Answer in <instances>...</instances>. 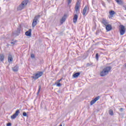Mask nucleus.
<instances>
[{
	"mask_svg": "<svg viewBox=\"0 0 126 126\" xmlns=\"http://www.w3.org/2000/svg\"><path fill=\"white\" fill-rule=\"evenodd\" d=\"M31 32H32V30L30 29L29 31H27L25 33L26 36H28V37H31Z\"/></svg>",
	"mask_w": 126,
	"mask_h": 126,
	"instance_id": "9",
	"label": "nucleus"
},
{
	"mask_svg": "<svg viewBox=\"0 0 126 126\" xmlns=\"http://www.w3.org/2000/svg\"><path fill=\"white\" fill-rule=\"evenodd\" d=\"M79 75H80V73L77 72L73 75V77H74V78H76L78 76H79Z\"/></svg>",
	"mask_w": 126,
	"mask_h": 126,
	"instance_id": "15",
	"label": "nucleus"
},
{
	"mask_svg": "<svg viewBox=\"0 0 126 126\" xmlns=\"http://www.w3.org/2000/svg\"><path fill=\"white\" fill-rule=\"evenodd\" d=\"M40 17H41L40 15H37L34 17L32 24V27L34 28L37 25L38 22H39Z\"/></svg>",
	"mask_w": 126,
	"mask_h": 126,
	"instance_id": "3",
	"label": "nucleus"
},
{
	"mask_svg": "<svg viewBox=\"0 0 126 126\" xmlns=\"http://www.w3.org/2000/svg\"><path fill=\"white\" fill-rule=\"evenodd\" d=\"M124 8L125 9V10H126V6H124Z\"/></svg>",
	"mask_w": 126,
	"mask_h": 126,
	"instance_id": "34",
	"label": "nucleus"
},
{
	"mask_svg": "<svg viewBox=\"0 0 126 126\" xmlns=\"http://www.w3.org/2000/svg\"><path fill=\"white\" fill-rule=\"evenodd\" d=\"M111 69H112V67L111 66L105 67L100 73V76L103 77L108 75L109 72L111 71Z\"/></svg>",
	"mask_w": 126,
	"mask_h": 126,
	"instance_id": "1",
	"label": "nucleus"
},
{
	"mask_svg": "<svg viewBox=\"0 0 126 126\" xmlns=\"http://www.w3.org/2000/svg\"><path fill=\"white\" fill-rule=\"evenodd\" d=\"M101 23L102 24L104 25V26H106V25H108V24H109V22H108L106 19L103 18L101 21Z\"/></svg>",
	"mask_w": 126,
	"mask_h": 126,
	"instance_id": "8",
	"label": "nucleus"
},
{
	"mask_svg": "<svg viewBox=\"0 0 126 126\" xmlns=\"http://www.w3.org/2000/svg\"><path fill=\"white\" fill-rule=\"evenodd\" d=\"M4 60V55L3 54H0V61L1 62H3Z\"/></svg>",
	"mask_w": 126,
	"mask_h": 126,
	"instance_id": "16",
	"label": "nucleus"
},
{
	"mask_svg": "<svg viewBox=\"0 0 126 126\" xmlns=\"http://www.w3.org/2000/svg\"><path fill=\"white\" fill-rule=\"evenodd\" d=\"M31 58L32 59H34L35 58V55H34L33 54H31Z\"/></svg>",
	"mask_w": 126,
	"mask_h": 126,
	"instance_id": "27",
	"label": "nucleus"
},
{
	"mask_svg": "<svg viewBox=\"0 0 126 126\" xmlns=\"http://www.w3.org/2000/svg\"><path fill=\"white\" fill-rule=\"evenodd\" d=\"M23 116L24 117H28L27 116V113H26V112H24L23 113Z\"/></svg>",
	"mask_w": 126,
	"mask_h": 126,
	"instance_id": "24",
	"label": "nucleus"
},
{
	"mask_svg": "<svg viewBox=\"0 0 126 126\" xmlns=\"http://www.w3.org/2000/svg\"><path fill=\"white\" fill-rule=\"evenodd\" d=\"M120 111L121 112H123V111H124V109H123V108H121L120 109Z\"/></svg>",
	"mask_w": 126,
	"mask_h": 126,
	"instance_id": "31",
	"label": "nucleus"
},
{
	"mask_svg": "<svg viewBox=\"0 0 126 126\" xmlns=\"http://www.w3.org/2000/svg\"><path fill=\"white\" fill-rule=\"evenodd\" d=\"M20 30H21V27L18 28V31L19 32H20Z\"/></svg>",
	"mask_w": 126,
	"mask_h": 126,
	"instance_id": "29",
	"label": "nucleus"
},
{
	"mask_svg": "<svg viewBox=\"0 0 126 126\" xmlns=\"http://www.w3.org/2000/svg\"><path fill=\"white\" fill-rule=\"evenodd\" d=\"M57 86H58V87H60L62 86V84H61V83H59L57 84Z\"/></svg>",
	"mask_w": 126,
	"mask_h": 126,
	"instance_id": "26",
	"label": "nucleus"
},
{
	"mask_svg": "<svg viewBox=\"0 0 126 126\" xmlns=\"http://www.w3.org/2000/svg\"><path fill=\"white\" fill-rule=\"evenodd\" d=\"M57 81L59 83L61 82V81H62V79H61L60 80H58Z\"/></svg>",
	"mask_w": 126,
	"mask_h": 126,
	"instance_id": "33",
	"label": "nucleus"
},
{
	"mask_svg": "<svg viewBox=\"0 0 126 126\" xmlns=\"http://www.w3.org/2000/svg\"><path fill=\"white\" fill-rule=\"evenodd\" d=\"M66 19V15H64L62 17V19L60 21L61 24H63V22H64V21H65Z\"/></svg>",
	"mask_w": 126,
	"mask_h": 126,
	"instance_id": "11",
	"label": "nucleus"
},
{
	"mask_svg": "<svg viewBox=\"0 0 126 126\" xmlns=\"http://www.w3.org/2000/svg\"><path fill=\"white\" fill-rule=\"evenodd\" d=\"M19 114H20V111L19 110H17L15 114H14L13 115L11 116V119L12 120H14L16 119V118L17 117V116H18Z\"/></svg>",
	"mask_w": 126,
	"mask_h": 126,
	"instance_id": "5",
	"label": "nucleus"
},
{
	"mask_svg": "<svg viewBox=\"0 0 126 126\" xmlns=\"http://www.w3.org/2000/svg\"><path fill=\"white\" fill-rule=\"evenodd\" d=\"M12 61H13V59L12 58V56L11 55H9L8 57V62L9 63H12Z\"/></svg>",
	"mask_w": 126,
	"mask_h": 126,
	"instance_id": "10",
	"label": "nucleus"
},
{
	"mask_svg": "<svg viewBox=\"0 0 126 126\" xmlns=\"http://www.w3.org/2000/svg\"><path fill=\"white\" fill-rule=\"evenodd\" d=\"M43 74V72L42 71H38L36 73H34L33 74V76H32V78H33V79H34V80H36L38 79L39 77H41Z\"/></svg>",
	"mask_w": 126,
	"mask_h": 126,
	"instance_id": "2",
	"label": "nucleus"
},
{
	"mask_svg": "<svg viewBox=\"0 0 126 126\" xmlns=\"http://www.w3.org/2000/svg\"><path fill=\"white\" fill-rule=\"evenodd\" d=\"M78 18V15H77V14H75L73 20V22L74 23H76V22H77Z\"/></svg>",
	"mask_w": 126,
	"mask_h": 126,
	"instance_id": "12",
	"label": "nucleus"
},
{
	"mask_svg": "<svg viewBox=\"0 0 126 126\" xmlns=\"http://www.w3.org/2000/svg\"><path fill=\"white\" fill-rule=\"evenodd\" d=\"M90 65H91V64L89 63H87V66H90Z\"/></svg>",
	"mask_w": 126,
	"mask_h": 126,
	"instance_id": "32",
	"label": "nucleus"
},
{
	"mask_svg": "<svg viewBox=\"0 0 126 126\" xmlns=\"http://www.w3.org/2000/svg\"><path fill=\"white\" fill-rule=\"evenodd\" d=\"M109 14L111 15H114V14H115V11L111 10L110 12H109Z\"/></svg>",
	"mask_w": 126,
	"mask_h": 126,
	"instance_id": "21",
	"label": "nucleus"
},
{
	"mask_svg": "<svg viewBox=\"0 0 126 126\" xmlns=\"http://www.w3.org/2000/svg\"><path fill=\"white\" fill-rule=\"evenodd\" d=\"M72 0H68V4H70Z\"/></svg>",
	"mask_w": 126,
	"mask_h": 126,
	"instance_id": "28",
	"label": "nucleus"
},
{
	"mask_svg": "<svg viewBox=\"0 0 126 126\" xmlns=\"http://www.w3.org/2000/svg\"><path fill=\"white\" fill-rule=\"evenodd\" d=\"M11 44H14L13 42H11Z\"/></svg>",
	"mask_w": 126,
	"mask_h": 126,
	"instance_id": "35",
	"label": "nucleus"
},
{
	"mask_svg": "<svg viewBox=\"0 0 126 126\" xmlns=\"http://www.w3.org/2000/svg\"><path fill=\"white\" fill-rule=\"evenodd\" d=\"M80 6V3L78 1L77 2L76 6L75 7V9L76 11V14H78V12H79V7Z\"/></svg>",
	"mask_w": 126,
	"mask_h": 126,
	"instance_id": "7",
	"label": "nucleus"
},
{
	"mask_svg": "<svg viewBox=\"0 0 126 126\" xmlns=\"http://www.w3.org/2000/svg\"><path fill=\"white\" fill-rule=\"evenodd\" d=\"M96 103L95 99H94L91 101V105H92Z\"/></svg>",
	"mask_w": 126,
	"mask_h": 126,
	"instance_id": "19",
	"label": "nucleus"
},
{
	"mask_svg": "<svg viewBox=\"0 0 126 126\" xmlns=\"http://www.w3.org/2000/svg\"><path fill=\"white\" fill-rule=\"evenodd\" d=\"M99 99H100V96H99L96 97L94 99V100H95V102H96V101H98V100H99Z\"/></svg>",
	"mask_w": 126,
	"mask_h": 126,
	"instance_id": "22",
	"label": "nucleus"
},
{
	"mask_svg": "<svg viewBox=\"0 0 126 126\" xmlns=\"http://www.w3.org/2000/svg\"><path fill=\"white\" fill-rule=\"evenodd\" d=\"M120 34L123 35L125 33H126V28L124 26V25H120Z\"/></svg>",
	"mask_w": 126,
	"mask_h": 126,
	"instance_id": "6",
	"label": "nucleus"
},
{
	"mask_svg": "<svg viewBox=\"0 0 126 126\" xmlns=\"http://www.w3.org/2000/svg\"><path fill=\"white\" fill-rule=\"evenodd\" d=\"M87 12V6H85L83 10V15H86Z\"/></svg>",
	"mask_w": 126,
	"mask_h": 126,
	"instance_id": "14",
	"label": "nucleus"
},
{
	"mask_svg": "<svg viewBox=\"0 0 126 126\" xmlns=\"http://www.w3.org/2000/svg\"><path fill=\"white\" fill-rule=\"evenodd\" d=\"M41 90V86H39V89L38 90V92L37 93V95L40 93V91Z\"/></svg>",
	"mask_w": 126,
	"mask_h": 126,
	"instance_id": "23",
	"label": "nucleus"
},
{
	"mask_svg": "<svg viewBox=\"0 0 126 126\" xmlns=\"http://www.w3.org/2000/svg\"><path fill=\"white\" fill-rule=\"evenodd\" d=\"M115 0L118 4H120V5L123 4V1H122V0Z\"/></svg>",
	"mask_w": 126,
	"mask_h": 126,
	"instance_id": "18",
	"label": "nucleus"
},
{
	"mask_svg": "<svg viewBox=\"0 0 126 126\" xmlns=\"http://www.w3.org/2000/svg\"><path fill=\"white\" fill-rule=\"evenodd\" d=\"M105 26L107 31H111V30H112V26L111 25H109L108 24L107 25Z\"/></svg>",
	"mask_w": 126,
	"mask_h": 126,
	"instance_id": "13",
	"label": "nucleus"
},
{
	"mask_svg": "<svg viewBox=\"0 0 126 126\" xmlns=\"http://www.w3.org/2000/svg\"><path fill=\"white\" fill-rule=\"evenodd\" d=\"M7 126H11V123H9L8 124H7Z\"/></svg>",
	"mask_w": 126,
	"mask_h": 126,
	"instance_id": "30",
	"label": "nucleus"
},
{
	"mask_svg": "<svg viewBox=\"0 0 126 126\" xmlns=\"http://www.w3.org/2000/svg\"><path fill=\"white\" fill-rule=\"evenodd\" d=\"M109 115H110L111 116H113V115H114V112L112 110H109Z\"/></svg>",
	"mask_w": 126,
	"mask_h": 126,
	"instance_id": "20",
	"label": "nucleus"
},
{
	"mask_svg": "<svg viewBox=\"0 0 126 126\" xmlns=\"http://www.w3.org/2000/svg\"><path fill=\"white\" fill-rule=\"evenodd\" d=\"M27 3H28V0H26L23 1L18 7V10H22V9H23V8H24L25 6L27 5Z\"/></svg>",
	"mask_w": 126,
	"mask_h": 126,
	"instance_id": "4",
	"label": "nucleus"
},
{
	"mask_svg": "<svg viewBox=\"0 0 126 126\" xmlns=\"http://www.w3.org/2000/svg\"><path fill=\"white\" fill-rule=\"evenodd\" d=\"M95 58H96V60H98V59H99V54H98V53L96 54Z\"/></svg>",
	"mask_w": 126,
	"mask_h": 126,
	"instance_id": "25",
	"label": "nucleus"
},
{
	"mask_svg": "<svg viewBox=\"0 0 126 126\" xmlns=\"http://www.w3.org/2000/svg\"><path fill=\"white\" fill-rule=\"evenodd\" d=\"M12 70L15 72L18 71V66L16 65L12 68Z\"/></svg>",
	"mask_w": 126,
	"mask_h": 126,
	"instance_id": "17",
	"label": "nucleus"
}]
</instances>
